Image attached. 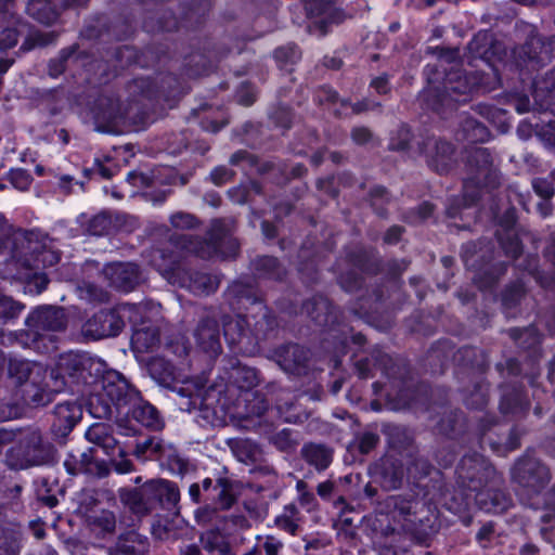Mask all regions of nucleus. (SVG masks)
<instances>
[{"label":"nucleus","instance_id":"0e129e2a","mask_svg":"<svg viewBox=\"0 0 555 555\" xmlns=\"http://www.w3.org/2000/svg\"><path fill=\"white\" fill-rule=\"evenodd\" d=\"M18 41V33L14 28H5L0 33V49L9 50Z\"/></svg>","mask_w":555,"mask_h":555},{"label":"nucleus","instance_id":"6ab92c4d","mask_svg":"<svg viewBox=\"0 0 555 555\" xmlns=\"http://www.w3.org/2000/svg\"><path fill=\"white\" fill-rule=\"evenodd\" d=\"M103 274L113 287L122 292L132 291L142 279L138 266L130 262L107 264Z\"/></svg>","mask_w":555,"mask_h":555},{"label":"nucleus","instance_id":"e433bc0d","mask_svg":"<svg viewBox=\"0 0 555 555\" xmlns=\"http://www.w3.org/2000/svg\"><path fill=\"white\" fill-rule=\"evenodd\" d=\"M254 268L259 278L281 280L284 274V269L274 257L262 256L255 259Z\"/></svg>","mask_w":555,"mask_h":555},{"label":"nucleus","instance_id":"393cba45","mask_svg":"<svg viewBox=\"0 0 555 555\" xmlns=\"http://www.w3.org/2000/svg\"><path fill=\"white\" fill-rule=\"evenodd\" d=\"M279 365L287 373L301 374L306 370L309 351L302 346L289 344L281 347L276 353Z\"/></svg>","mask_w":555,"mask_h":555},{"label":"nucleus","instance_id":"09e8293b","mask_svg":"<svg viewBox=\"0 0 555 555\" xmlns=\"http://www.w3.org/2000/svg\"><path fill=\"white\" fill-rule=\"evenodd\" d=\"M132 343L138 349H152L159 343V336L155 330L142 328L135 331L132 336Z\"/></svg>","mask_w":555,"mask_h":555},{"label":"nucleus","instance_id":"39448f33","mask_svg":"<svg viewBox=\"0 0 555 555\" xmlns=\"http://www.w3.org/2000/svg\"><path fill=\"white\" fill-rule=\"evenodd\" d=\"M456 475L460 487L476 493L475 500L481 509L498 513L507 508L509 499L504 492V478L481 454L464 455Z\"/></svg>","mask_w":555,"mask_h":555},{"label":"nucleus","instance_id":"49530a36","mask_svg":"<svg viewBox=\"0 0 555 555\" xmlns=\"http://www.w3.org/2000/svg\"><path fill=\"white\" fill-rule=\"evenodd\" d=\"M231 485L230 481L225 478H220L217 480L216 486L214 487V491H216V504H218V508L225 511L229 509L235 499L230 492Z\"/></svg>","mask_w":555,"mask_h":555},{"label":"nucleus","instance_id":"dca6fc26","mask_svg":"<svg viewBox=\"0 0 555 555\" xmlns=\"http://www.w3.org/2000/svg\"><path fill=\"white\" fill-rule=\"evenodd\" d=\"M122 327V317L117 311L101 310L83 324L82 333L86 337L96 340L116 336Z\"/></svg>","mask_w":555,"mask_h":555},{"label":"nucleus","instance_id":"bb28decb","mask_svg":"<svg viewBox=\"0 0 555 555\" xmlns=\"http://www.w3.org/2000/svg\"><path fill=\"white\" fill-rule=\"evenodd\" d=\"M300 457L318 473H322L331 466L334 449L325 443L306 442L300 449Z\"/></svg>","mask_w":555,"mask_h":555},{"label":"nucleus","instance_id":"5701e85b","mask_svg":"<svg viewBox=\"0 0 555 555\" xmlns=\"http://www.w3.org/2000/svg\"><path fill=\"white\" fill-rule=\"evenodd\" d=\"M383 431L387 438L389 448L397 451L404 459L416 453L418 447L415 443L413 433L408 428L392 423H385L383 425Z\"/></svg>","mask_w":555,"mask_h":555},{"label":"nucleus","instance_id":"de8ad7c7","mask_svg":"<svg viewBox=\"0 0 555 555\" xmlns=\"http://www.w3.org/2000/svg\"><path fill=\"white\" fill-rule=\"evenodd\" d=\"M54 34L51 31L31 30L21 49L29 51L36 47H46L54 41Z\"/></svg>","mask_w":555,"mask_h":555},{"label":"nucleus","instance_id":"72a5a7b5","mask_svg":"<svg viewBox=\"0 0 555 555\" xmlns=\"http://www.w3.org/2000/svg\"><path fill=\"white\" fill-rule=\"evenodd\" d=\"M459 139L468 142H483L489 138L488 129L472 117H465L461 122V129L457 133Z\"/></svg>","mask_w":555,"mask_h":555},{"label":"nucleus","instance_id":"603ef678","mask_svg":"<svg viewBox=\"0 0 555 555\" xmlns=\"http://www.w3.org/2000/svg\"><path fill=\"white\" fill-rule=\"evenodd\" d=\"M231 449L236 457L244 463L254 461L257 450L256 447L247 440H235L231 443Z\"/></svg>","mask_w":555,"mask_h":555},{"label":"nucleus","instance_id":"79ce46f5","mask_svg":"<svg viewBox=\"0 0 555 555\" xmlns=\"http://www.w3.org/2000/svg\"><path fill=\"white\" fill-rule=\"evenodd\" d=\"M88 233L102 236L113 231V215L101 212L92 217L87 224Z\"/></svg>","mask_w":555,"mask_h":555},{"label":"nucleus","instance_id":"c03bdc74","mask_svg":"<svg viewBox=\"0 0 555 555\" xmlns=\"http://www.w3.org/2000/svg\"><path fill=\"white\" fill-rule=\"evenodd\" d=\"M51 0H29V12L41 23L51 24L56 21L59 14L56 11L49 9L46 12L47 7Z\"/></svg>","mask_w":555,"mask_h":555},{"label":"nucleus","instance_id":"473e14b6","mask_svg":"<svg viewBox=\"0 0 555 555\" xmlns=\"http://www.w3.org/2000/svg\"><path fill=\"white\" fill-rule=\"evenodd\" d=\"M94 449L89 448L80 453V467L82 474L94 478H106L111 474L108 464L103 460H96Z\"/></svg>","mask_w":555,"mask_h":555},{"label":"nucleus","instance_id":"aec40b11","mask_svg":"<svg viewBox=\"0 0 555 555\" xmlns=\"http://www.w3.org/2000/svg\"><path fill=\"white\" fill-rule=\"evenodd\" d=\"M194 338L204 352L211 357L220 353V330L215 318L210 315L203 318L194 330Z\"/></svg>","mask_w":555,"mask_h":555},{"label":"nucleus","instance_id":"ddd939ff","mask_svg":"<svg viewBox=\"0 0 555 555\" xmlns=\"http://www.w3.org/2000/svg\"><path fill=\"white\" fill-rule=\"evenodd\" d=\"M26 325L34 340L50 338V333L61 332L65 328L66 317L62 308L40 307L28 315Z\"/></svg>","mask_w":555,"mask_h":555},{"label":"nucleus","instance_id":"f3484780","mask_svg":"<svg viewBox=\"0 0 555 555\" xmlns=\"http://www.w3.org/2000/svg\"><path fill=\"white\" fill-rule=\"evenodd\" d=\"M421 149L426 154L429 167L435 171L446 173L453 165L454 149L451 143L431 137L423 142Z\"/></svg>","mask_w":555,"mask_h":555},{"label":"nucleus","instance_id":"5fc2aeb1","mask_svg":"<svg viewBox=\"0 0 555 555\" xmlns=\"http://www.w3.org/2000/svg\"><path fill=\"white\" fill-rule=\"evenodd\" d=\"M169 221L171 227L177 230H189L197 225L195 216L183 211L172 214Z\"/></svg>","mask_w":555,"mask_h":555},{"label":"nucleus","instance_id":"f704fd0d","mask_svg":"<svg viewBox=\"0 0 555 555\" xmlns=\"http://www.w3.org/2000/svg\"><path fill=\"white\" fill-rule=\"evenodd\" d=\"M385 504L390 513L405 518L413 513L416 501L413 494H395L389 495Z\"/></svg>","mask_w":555,"mask_h":555},{"label":"nucleus","instance_id":"4d7b16f0","mask_svg":"<svg viewBox=\"0 0 555 555\" xmlns=\"http://www.w3.org/2000/svg\"><path fill=\"white\" fill-rule=\"evenodd\" d=\"M138 227V219L124 214L113 215V231L132 232Z\"/></svg>","mask_w":555,"mask_h":555},{"label":"nucleus","instance_id":"680f3d73","mask_svg":"<svg viewBox=\"0 0 555 555\" xmlns=\"http://www.w3.org/2000/svg\"><path fill=\"white\" fill-rule=\"evenodd\" d=\"M532 186L535 191V193L541 196L542 198L548 199L553 197L554 195V188L552 182L547 181L546 179L542 178H535L532 181Z\"/></svg>","mask_w":555,"mask_h":555},{"label":"nucleus","instance_id":"58836bf2","mask_svg":"<svg viewBox=\"0 0 555 555\" xmlns=\"http://www.w3.org/2000/svg\"><path fill=\"white\" fill-rule=\"evenodd\" d=\"M498 240L507 257L516 259L521 254L520 240L513 229H504L498 232Z\"/></svg>","mask_w":555,"mask_h":555},{"label":"nucleus","instance_id":"412c9836","mask_svg":"<svg viewBox=\"0 0 555 555\" xmlns=\"http://www.w3.org/2000/svg\"><path fill=\"white\" fill-rule=\"evenodd\" d=\"M490 425L489 430H495L498 439L494 440L488 437L489 443L495 447H503L505 451H514L520 447V439L526 434V429L519 425H513L509 423H501L495 418H487Z\"/></svg>","mask_w":555,"mask_h":555},{"label":"nucleus","instance_id":"8fccbe9b","mask_svg":"<svg viewBox=\"0 0 555 555\" xmlns=\"http://www.w3.org/2000/svg\"><path fill=\"white\" fill-rule=\"evenodd\" d=\"M24 306L10 297L0 295V320L9 321L17 318L23 311Z\"/></svg>","mask_w":555,"mask_h":555},{"label":"nucleus","instance_id":"052dcab7","mask_svg":"<svg viewBox=\"0 0 555 555\" xmlns=\"http://www.w3.org/2000/svg\"><path fill=\"white\" fill-rule=\"evenodd\" d=\"M165 462L172 470H177L180 474H183L186 470V462L177 454L176 450L171 446H168L167 448Z\"/></svg>","mask_w":555,"mask_h":555},{"label":"nucleus","instance_id":"0eeeda50","mask_svg":"<svg viewBox=\"0 0 555 555\" xmlns=\"http://www.w3.org/2000/svg\"><path fill=\"white\" fill-rule=\"evenodd\" d=\"M18 441L8 449L4 463L13 470L27 469L34 466L47 465L53 462L56 450L46 441L39 429L15 428Z\"/></svg>","mask_w":555,"mask_h":555},{"label":"nucleus","instance_id":"2eb2a0df","mask_svg":"<svg viewBox=\"0 0 555 555\" xmlns=\"http://www.w3.org/2000/svg\"><path fill=\"white\" fill-rule=\"evenodd\" d=\"M370 472L383 490L395 491L403 486L405 469L401 460L386 454L378 459L370 468Z\"/></svg>","mask_w":555,"mask_h":555},{"label":"nucleus","instance_id":"37998d69","mask_svg":"<svg viewBox=\"0 0 555 555\" xmlns=\"http://www.w3.org/2000/svg\"><path fill=\"white\" fill-rule=\"evenodd\" d=\"M509 335L522 348L530 349L540 344V335L535 327L512 328Z\"/></svg>","mask_w":555,"mask_h":555},{"label":"nucleus","instance_id":"f8f14e48","mask_svg":"<svg viewBox=\"0 0 555 555\" xmlns=\"http://www.w3.org/2000/svg\"><path fill=\"white\" fill-rule=\"evenodd\" d=\"M256 370L242 365L237 360H230L218 376L214 387L219 393L232 395L235 390L248 391L258 385Z\"/></svg>","mask_w":555,"mask_h":555},{"label":"nucleus","instance_id":"20e7f679","mask_svg":"<svg viewBox=\"0 0 555 555\" xmlns=\"http://www.w3.org/2000/svg\"><path fill=\"white\" fill-rule=\"evenodd\" d=\"M228 297L233 307L243 308L246 314H235L223 320V334L230 345H237L249 335L256 338L266 337L275 325V319L258 298L256 289L248 283L237 281L228 288Z\"/></svg>","mask_w":555,"mask_h":555},{"label":"nucleus","instance_id":"f257e3e1","mask_svg":"<svg viewBox=\"0 0 555 555\" xmlns=\"http://www.w3.org/2000/svg\"><path fill=\"white\" fill-rule=\"evenodd\" d=\"M230 232L231 225L227 220H214L204 241L188 234H173L166 225H159L153 235L164 236L166 242L151 249L150 262L169 283L196 295H209L219 286L218 276L202 271H186L181 267V259L183 254H195L201 258L232 256L237 243Z\"/></svg>","mask_w":555,"mask_h":555},{"label":"nucleus","instance_id":"c756f323","mask_svg":"<svg viewBox=\"0 0 555 555\" xmlns=\"http://www.w3.org/2000/svg\"><path fill=\"white\" fill-rule=\"evenodd\" d=\"M149 371L155 380L168 387L175 383L184 382L176 367L164 358L152 359L149 363Z\"/></svg>","mask_w":555,"mask_h":555},{"label":"nucleus","instance_id":"4be33fe9","mask_svg":"<svg viewBox=\"0 0 555 555\" xmlns=\"http://www.w3.org/2000/svg\"><path fill=\"white\" fill-rule=\"evenodd\" d=\"M153 501L156 507L179 514L180 491L176 483L165 479L150 480Z\"/></svg>","mask_w":555,"mask_h":555},{"label":"nucleus","instance_id":"13d9d810","mask_svg":"<svg viewBox=\"0 0 555 555\" xmlns=\"http://www.w3.org/2000/svg\"><path fill=\"white\" fill-rule=\"evenodd\" d=\"M411 141V131L408 127L401 126L397 134L391 137L389 147L395 151H404L409 147Z\"/></svg>","mask_w":555,"mask_h":555},{"label":"nucleus","instance_id":"b1692460","mask_svg":"<svg viewBox=\"0 0 555 555\" xmlns=\"http://www.w3.org/2000/svg\"><path fill=\"white\" fill-rule=\"evenodd\" d=\"M120 499L134 515L140 517L146 516L155 509L150 481L140 488L122 491Z\"/></svg>","mask_w":555,"mask_h":555},{"label":"nucleus","instance_id":"ea45409f","mask_svg":"<svg viewBox=\"0 0 555 555\" xmlns=\"http://www.w3.org/2000/svg\"><path fill=\"white\" fill-rule=\"evenodd\" d=\"M405 459L408 461L406 470L413 479L420 480L429 476L433 469V465L426 457L420 454L418 449L414 455L406 456Z\"/></svg>","mask_w":555,"mask_h":555},{"label":"nucleus","instance_id":"a19ab883","mask_svg":"<svg viewBox=\"0 0 555 555\" xmlns=\"http://www.w3.org/2000/svg\"><path fill=\"white\" fill-rule=\"evenodd\" d=\"M526 400L524 395L518 390L504 392L500 408L503 414H519L526 413Z\"/></svg>","mask_w":555,"mask_h":555},{"label":"nucleus","instance_id":"3c124183","mask_svg":"<svg viewBox=\"0 0 555 555\" xmlns=\"http://www.w3.org/2000/svg\"><path fill=\"white\" fill-rule=\"evenodd\" d=\"M76 52L75 47L63 49L59 56L52 59L49 63V74L52 77L60 76L66 68V63L74 56Z\"/></svg>","mask_w":555,"mask_h":555},{"label":"nucleus","instance_id":"a211bd4d","mask_svg":"<svg viewBox=\"0 0 555 555\" xmlns=\"http://www.w3.org/2000/svg\"><path fill=\"white\" fill-rule=\"evenodd\" d=\"M547 50L546 38L539 35H531L527 41L515 51V54L520 65L535 69L550 62Z\"/></svg>","mask_w":555,"mask_h":555},{"label":"nucleus","instance_id":"4468645a","mask_svg":"<svg viewBox=\"0 0 555 555\" xmlns=\"http://www.w3.org/2000/svg\"><path fill=\"white\" fill-rule=\"evenodd\" d=\"M94 121L99 131L118 132L130 121V116L117 99L102 98L94 112Z\"/></svg>","mask_w":555,"mask_h":555},{"label":"nucleus","instance_id":"774afa93","mask_svg":"<svg viewBox=\"0 0 555 555\" xmlns=\"http://www.w3.org/2000/svg\"><path fill=\"white\" fill-rule=\"evenodd\" d=\"M539 91H546L548 93L555 91V67L546 73L543 80L535 82L534 94L538 95Z\"/></svg>","mask_w":555,"mask_h":555},{"label":"nucleus","instance_id":"a878e982","mask_svg":"<svg viewBox=\"0 0 555 555\" xmlns=\"http://www.w3.org/2000/svg\"><path fill=\"white\" fill-rule=\"evenodd\" d=\"M149 548V539L131 530L118 535L116 542L107 548V553L108 555H146Z\"/></svg>","mask_w":555,"mask_h":555},{"label":"nucleus","instance_id":"1a4fd4ad","mask_svg":"<svg viewBox=\"0 0 555 555\" xmlns=\"http://www.w3.org/2000/svg\"><path fill=\"white\" fill-rule=\"evenodd\" d=\"M105 363L99 358L86 352H67L60 357L56 369L51 372L53 391H61L67 384L87 383L88 377H100Z\"/></svg>","mask_w":555,"mask_h":555},{"label":"nucleus","instance_id":"9d476101","mask_svg":"<svg viewBox=\"0 0 555 555\" xmlns=\"http://www.w3.org/2000/svg\"><path fill=\"white\" fill-rule=\"evenodd\" d=\"M467 166L472 173L464 183V194L462 198H452L447 207V215L450 218H456L462 208L472 206L477 202L480 195L479 185L487 181L492 172L493 157L485 147H475L469 152Z\"/></svg>","mask_w":555,"mask_h":555},{"label":"nucleus","instance_id":"338daca9","mask_svg":"<svg viewBox=\"0 0 555 555\" xmlns=\"http://www.w3.org/2000/svg\"><path fill=\"white\" fill-rule=\"evenodd\" d=\"M234 172L225 166H218L210 172V178L214 184L222 185L230 181Z\"/></svg>","mask_w":555,"mask_h":555},{"label":"nucleus","instance_id":"7ed1b4c3","mask_svg":"<svg viewBox=\"0 0 555 555\" xmlns=\"http://www.w3.org/2000/svg\"><path fill=\"white\" fill-rule=\"evenodd\" d=\"M486 34L478 35L469 43V50L480 56L479 61L485 67L476 72H464L460 68H451L442 82V87L436 86L429 80V86L423 93V100L431 109L443 113L444 109L453 108L455 103L466 101L473 92H490L500 85L496 70L486 60V50L479 49V42L487 40Z\"/></svg>","mask_w":555,"mask_h":555},{"label":"nucleus","instance_id":"864d4df0","mask_svg":"<svg viewBox=\"0 0 555 555\" xmlns=\"http://www.w3.org/2000/svg\"><path fill=\"white\" fill-rule=\"evenodd\" d=\"M172 388H173V391H176L177 395L180 397V401L177 402L180 411L185 412V413L194 412V410L197 405L198 395H193L185 387L177 388L176 386H173Z\"/></svg>","mask_w":555,"mask_h":555},{"label":"nucleus","instance_id":"6e6552de","mask_svg":"<svg viewBox=\"0 0 555 555\" xmlns=\"http://www.w3.org/2000/svg\"><path fill=\"white\" fill-rule=\"evenodd\" d=\"M8 374L14 385L20 388L26 404L40 405L50 401L53 384L47 380L48 370L41 363L11 358Z\"/></svg>","mask_w":555,"mask_h":555},{"label":"nucleus","instance_id":"69168bd1","mask_svg":"<svg viewBox=\"0 0 555 555\" xmlns=\"http://www.w3.org/2000/svg\"><path fill=\"white\" fill-rule=\"evenodd\" d=\"M524 295V288L520 284H515L508 287L503 295V302L505 306L512 307L516 305Z\"/></svg>","mask_w":555,"mask_h":555},{"label":"nucleus","instance_id":"7c9ffc66","mask_svg":"<svg viewBox=\"0 0 555 555\" xmlns=\"http://www.w3.org/2000/svg\"><path fill=\"white\" fill-rule=\"evenodd\" d=\"M258 430L260 435H263L280 451L292 450L298 443V435L289 428H283L278 433H273L271 425L259 423Z\"/></svg>","mask_w":555,"mask_h":555},{"label":"nucleus","instance_id":"4c0bfd02","mask_svg":"<svg viewBox=\"0 0 555 555\" xmlns=\"http://www.w3.org/2000/svg\"><path fill=\"white\" fill-rule=\"evenodd\" d=\"M5 516L0 512V550L5 555H17L21 550L20 535L15 530L4 527Z\"/></svg>","mask_w":555,"mask_h":555},{"label":"nucleus","instance_id":"6e6d98bb","mask_svg":"<svg viewBox=\"0 0 555 555\" xmlns=\"http://www.w3.org/2000/svg\"><path fill=\"white\" fill-rule=\"evenodd\" d=\"M9 180L12 185L20 191L28 190L33 182L31 176L27 170L22 168L11 170L9 173Z\"/></svg>","mask_w":555,"mask_h":555},{"label":"nucleus","instance_id":"f03ea898","mask_svg":"<svg viewBox=\"0 0 555 555\" xmlns=\"http://www.w3.org/2000/svg\"><path fill=\"white\" fill-rule=\"evenodd\" d=\"M101 376V392L91 396L88 402L64 401L56 404L55 416H154L155 408L130 388L126 378L117 371H104Z\"/></svg>","mask_w":555,"mask_h":555},{"label":"nucleus","instance_id":"423d86ee","mask_svg":"<svg viewBox=\"0 0 555 555\" xmlns=\"http://www.w3.org/2000/svg\"><path fill=\"white\" fill-rule=\"evenodd\" d=\"M60 259V253L53 249L51 240L41 232L11 227L8 258L1 274L4 279H28L30 270L40 266L52 267Z\"/></svg>","mask_w":555,"mask_h":555},{"label":"nucleus","instance_id":"c9c22d12","mask_svg":"<svg viewBox=\"0 0 555 555\" xmlns=\"http://www.w3.org/2000/svg\"><path fill=\"white\" fill-rule=\"evenodd\" d=\"M379 440V435L376 431L372 429H365L354 434L349 448L357 450L362 455H366L378 446Z\"/></svg>","mask_w":555,"mask_h":555},{"label":"nucleus","instance_id":"bf43d9fd","mask_svg":"<svg viewBox=\"0 0 555 555\" xmlns=\"http://www.w3.org/2000/svg\"><path fill=\"white\" fill-rule=\"evenodd\" d=\"M94 525L106 533H113L116 529V518L112 512L103 511L94 518Z\"/></svg>","mask_w":555,"mask_h":555},{"label":"nucleus","instance_id":"cd10ccee","mask_svg":"<svg viewBox=\"0 0 555 555\" xmlns=\"http://www.w3.org/2000/svg\"><path fill=\"white\" fill-rule=\"evenodd\" d=\"M304 311L321 326H327L335 322L336 317L332 304L323 296H317L302 306Z\"/></svg>","mask_w":555,"mask_h":555},{"label":"nucleus","instance_id":"c85d7f7f","mask_svg":"<svg viewBox=\"0 0 555 555\" xmlns=\"http://www.w3.org/2000/svg\"><path fill=\"white\" fill-rule=\"evenodd\" d=\"M85 436L89 442L101 447L107 455H112L117 448V440L113 436V428L106 423L92 424Z\"/></svg>","mask_w":555,"mask_h":555},{"label":"nucleus","instance_id":"9b49d317","mask_svg":"<svg viewBox=\"0 0 555 555\" xmlns=\"http://www.w3.org/2000/svg\"><path fill=\"white\" fill-rule=\"evenodd\" d=\"M511 479L519 490L528 495H538L551 481L548 467L539 459L524 454L511 468Z\"/></svg>","mask_w":555,"mask_h":555},{"label":"nucleus","instance_id":"2f4dec72","mask_svg":"<svg viewBox=\"0 0 555 555\" xmlns=\"http://www.w3.org/2000/svg\"><path fill=\"white\" fill-rule=\"evenodd\" d=\"M199 543L207 555H234L228 539L219 530L202 533Z\"/></svg>","mask_w":555,"mask_h":555},{"label":"nucleus","instance_id":"e2e57ef3","mask_svg":"<svg viewBox=\"0 0 555 555\" xmlns=\"http://www.w3.org/2000/svg\"><path fill=\"white\" fill-rule=\"evenodd\" d=\"M119 459H114L111 461L112 466L115 472L118 474H128L133 470L132 462L127 459L126 452L122 449H119Z\"/></svg>","mask_w":555,"mask_h":555},{"label":"nucleus","instance_id":"a18cd8bd","mask_svg":"<svg viewBox=\"0 0 555 555\" xmlns=\"http://www.w3.org/2000/svg\"><path fill=\"white\" fill-rule=\"evenodd\" d=\"M80 418H54L51 425V434L55 441L61 444L66 442L68 435L73 431Z\"/></svg>","mask_w":555,"mask_h":555}]
</instances>
